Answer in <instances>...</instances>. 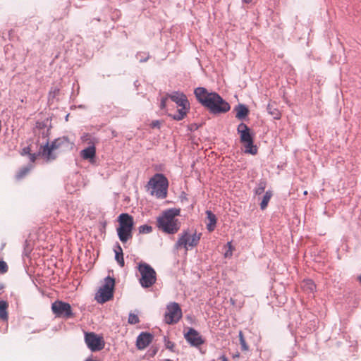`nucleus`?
<instances>
[{
  "label": "nucleus",
  "mask_w": 361,
  "mask_h": 361,
  "mask_svg": "<svg viewBox=\"0 0 361 361\" xmlns=\"http://www.w3.org/2000/svg\"><path fill=\"white\" fill-rule=\"evenodd\" d=\"M195 94L200 103L213 113H226L230 110L229 104L215 92H209L204 87H197L195 90Z\"/></svg>",
  "instance_id": "1"
},
{
  "label": "nucleus",
  "mask_w": 361,
  "mask_h": 361,
  "mask_svg": "<svg viewBox=\"0 0 361 361\" xmlns=\"http://www.w3.org/2000/svg\"><path fill=\"white\" fill-rule=\"evenodd\" d=\"M178 215L179 210L178 209H171L164 212L157 218L158 228L169 234L176 233L180 229V222L176 218Z\"/></svg>",
  "instance_id": "2"
},
{
  "label": "nucleus",
  "mask_w": 361,
  "mask_h": 361,
  "mask_svg": "<svg viewBox=\"0 0 361 361\" xmlns=\"http://www.w3.org/2000/svg\"><path fill=\"white\" fill-rule=\"evenodd\" d=\"M147 187L151 190L150 194L157 198L164 199L167 196L169 181L164 175L156 173L147 183Z\"/></svg>",
  "instance_id": "3"
},
{
  "label": "nucleus",
  "mask_w": 361,
  "mask_h": 361,
  "mask_svg": "<svg viewBox=\"0 0 361 361\" xmlns=\"http://www.w3.org/2000/svg\"><path fill=\"white\" fill-rule=\"evenodd\" d=\"M118 227L117 234L122 243H126L133 237L134 221L132 216L127 213H122L118 217Z\"/></svg>",
  "instance_id": "4"
},
{
  "label": "nucleus",
  "mask_w": 361,
  "mask_h": 361,
  "mask_svg": "<svg viewBox=\"0 0 361 361\" xmlns=\"http://www.w3.org/2000/svg\"><path fill=\"white\" fill-rule=\"evenodd\" d=\"M167 96L177 104L178 110L177 114H172L169 113V116L172 117L174 120L180 121L187 115L190 109V103L187 97L182 92H174L172 94H167Z\"/></svg>",
  "instance_id": "5"
},
{
  "label": "nucleus",
  "mask_w": 361,
  "mask_h": 361,
  "mask_svg": "<svg viewBox=\"0 0 361 361\" xmlns=\"http://www.w3.org/2000/svg\"><path fill=\"white\" fill-rule=\"evenodd\" d=\"M140 278L139 279L142 287L145 288L152 287L157 281V273L148 264L141 262L137 267Z\"/></svg>",
  "instance_id": "6"
},
{
  "label": "nucleus",
  "mask_w": 361,
  "mask_h": 361,
  "mask_svg": "<svg viewBox=\"0 0 361 361\" xmlns=\"http://www.w3.org/2000/svg\"><path fill=\"white\" fill-rule=\"evenodd\" d=\"M201 235L202 233H200L194 232L190 233L189 231H185L178 238L176 243V247L177 249L183 247L185 250H188L189 247H194L198 245Z\"/></svg>",
  "instance_id": "7"
},
{
  "label": "nucleus",
  "mask_w": 361,
  "mask_h": 361,
  "mask_svg": "<svg viewBox=\"0 0 361 361\" xmlns=\"http://www.w3.org/2000/svg\"><path fill=\"white\" fill-rule=\"evenodd\" d=\"M115 281L113 278L107 276L104 279V284L96 294L95 299L99 303H104L113 298Z\"/></svg>",
  "instance_id": "8"
},
{
  "label": "nucleus",
  "mask_w": 361,
  "mask_h": 361,
  "mask_svg": "<svg viewBox=\"0 0 361 361\" xmlns=\"http://www.w3.org/2000/svg\"><path fill=\"white\" fill-rule=\"evenodd\" d=\"M51 310L56 317L66 319L73 317L71 305L61 300H56L53 302Z\"/></svg>",
  "instance_id": "9"
},
{
  "label": "nucleus",
  "mask_w": 361,
  "mask_h": 361,
  "mask_svg": "<svg viewBox=\"0 0 361 361\" xmlns=\"http://www.w3.org/2000/svg\"><path fill=\"white\" fill-rule=\"evenodd\" d=\"M182 317V311L177 302H171L167 305L164 321L168 324L177 323Z\"/></svg>",
  "instance_id": "10"
},
{
  "label": "nucleus",
  "mask_w": 361,
  "mask_h": 361,
  "mask_svg": "<svg viewBox=\"0 0 361 361\" xmlns=\"http://www.w3.org/2000/svg\"><path fill=\"white\" fill-rule=\"evenodd\" d=\"M85 341L87 347L93 352L102 350L105 345L103 338L93 332L86 333Z\"/></svg>",
  "instance_id": "11"
},
{
  "label": "nucleus",
  "mask_w": 361,
  "mask_h": 361,
  "mask_svg": "<svg viewBox=\"0 0 361 361\" xmlns=\"http://www.w3.org/2000/svg\"><path fill=\"white\" fill-rule=\"evenodd\" d=\"M67 142V139L66 137H61L55 140L51 144L49 145L47 143L42 147V154L47 159H54L56 156L53 154V152L59 149L62 145Z\"/></svg>",
  "instance_id": "12"
},
{
  "label": "nucleus",
  "mask_w": 361,
  "mask_h": 361,
  "mask_svg": "<svg viewBox=\"0 0 361 361\" xmlns=\"http://www.w3.org/2000/svg\"><path fill=\"white\" fill-rule=\"evenodd\" d=\"M186 341L193 346H200L204 343V340L200 334L194 329H189L188 331L185 334Z\"/></svg>",
  "instance_id": "13"
},
{
  "label": "nucleus",
  "mask_w": 361,
  "mask_h": 361,
  "mask_svg": "<svg viewBox=\"0 0 361 361\" xmlns=\"http://www.w3.org/2000/svg\"><path fill=\"white\" fill-rule=\"evenodd\" d=\"M238 133L240 135L241 143L253 140V136L250 133V128L245 123H241L237 128Z\"/></svg>",
  "instance_id": "14"
},
{
  "label": "nucleus",
  "mask_w": 361,
  "mask_h": 361,
  "mask_svg": "<svg viewBox=\"0 0 361 361\" xmlns=\"http://www.w3.org/2000/svg\"><path fill=\"white\" fill-rule=\"evenodd\" d=\"M153 336L149 333H141L136 341V345L138 349H145L152 341Z\"/></svg>",
  "instance_id": "15"
},
{
  "label": "nucleus",
  "mask_w": 361,
  "mask_h": 361,
  "mask_svg": "<svg viewBox=\"0 0 361 361\" xmlns=\"http://www.w3.org/2000/svg\"><path fill=\"white\" fill-rule=\"evenodd\" d=\"M207 214V228L209 232H212L214 230L216 224V216L211 212L207 210L206 212Z\"/></svg>",
  "instance_id": "16"
},
{
  "label": "nucleus",
  "mask_w": 361,
  "mask_h": 361,
  "mask_svg": "<svg viewBox=\"0 0 361 361\" xmlns=\"http://www.w3.org/2000/svg\"><path fill=\"white\" fill-rule=\"evenodd\" d=\"M8 302L6 300H0V319L8 322Z\"/></svg>",
  "instance_id": "17"
},
{
  "label": "nucleus",
  "mask_w": 361,
  "mask_h": 361,
  "mask_svg": "<svg viewBox=\"0 0 361 361\" xmlns=\"http://www.w3.org/2000/svg\"><path fill=\"white\" fill-rule=\"evenodd\" d=\"M80 154L84 159H92L95 157L96 148L94 145L90 146L82 149Z\"/></svg>",
  "instance_id": "18"
},
{
  "label": "nucleus",
  "mask_w": 361,
  "mask_h": 361,
  "mask_svg": "<svg viewBox=\"0 0 361 361\" xmlns=\"http://www.w3.org/2000/svg\"><path fill=\"white\" fill-rule=\"evenodd\" d=\"M302 288L307 292L313 293L316 288V286L312 280L305 279L301 283Z\"/></svg>",
  "instance_id": "19"
},
{
  "label": "nucleus",
  "mask_w": 361,
  "mask_h": 361,
  "mask_svg": "<svg viewBox=\"0 0 361 361\" xmlns=\"http://www.w3.org/2000/svg\"><path fill=\"white\" fill-rule=\"evenodd\" d=\"M245 147V152L255 155L257 153V147L254 145V140L246 142L243 144Z\"/></svg>",
  "instance_id": "20"
},
{
  "label": "nucleus",
  "mask_w": 361,
  "mask_h": 361,
  "mask_svg": "<svg viewBox=\"0 0 361 361\" xmlns=\"http://www.w3.org/2000/svg\"><path fill=\"white\" fill-rule=\"evenodd\" d=\"M249 113L248 109L243 104H240L236 108V118L243 119Z\"/></svg>",
  "instance_id": "21"
},
{
  "label": "nucleus",
  "mask_w": 361,
  "mask_h": 361,
  "mask_svg": "<svg viewBox=\"0 0 361 361\" xmlns=\"http://www.w3.org/2000/svg\"><path fill=\"white\" fill-rule=\"evenodd\" d=\"M115 254H116L115 259L117 261V262L118 263V264L121 267H124L125 262H124V259H123V250H122L121 247L120 246V245H118V244L117 245L116 249L115 250Z\"/></svg>",
  "instance_id": "22"
},
{
  "label": "nucleus",
  "mask_w": 361,
  "mask_h": 361,
  "mask_svg": "<svg viewBox=\"0 0 361 361\" xmlns=\"http://www.w3.org/2000/svg\"><path fill=\"white\" fill-rule=\"evenodd\" d=\"M272 197V192L271 191H267L262 198V200L260 203L261 209L264 210L267 208L268 203L270 199Z\"/></svg>",
  "instance_id": "23"
},
{
  "label": "nucleus",
  "mask_w": 361,
  "mask_h": 361,
  "mask_svg": "<svg viewBox=\"0 0 361 361\" xmlns=\"http://www.w3.org/2000/svg\"><path fill=\"white\" fill-rule=\"evenodd\" d=\"M31 167L30 166H25L21 168L18 172L16 173V178L18 180L22 179L23 177H25L30 171Z\"/></svg>",
  "instance_id": "24"
},
{
  "label": "nucleus",
  "mask_w": 361,
  "mask_h": 361,
  "mask_svg": "<svg viewBox=\"0 0 361 361\" xmlns=\"http://www.w3.org/2000/svg\"><path fill=\"white\" fill-rule=\"evenodd\" d=\"M135 57L138 61L145 62L149 59V55L148 53H146V52H138L136 54Z\"/></svg>",
  "instance_id": "25"
},
{
  "label": "nucleus",
  "mask_w": 361,
  "mask_h": 361,
  "mask_svg": "<svg viewBox=\"0 0 361 361\" xmlns=\"http://www.w3.org/2000/svg\"><path fill=\"white\" fill-rule=\"evenodd\" d=\"M239 339H240V343L242 347V350H248V345L246 343V341L245 340L243 334L241 331L239 332Z\"/></svg>",
  "instance_id": "26"
},
{
  "label": "nucleus",
  "mask_w": 361,
  "mask_h": 361,
  "mask_svg": "<svg viewBox=\"0 0 361 361\" xmlns=\"http://www.w3.org/2000/svg\"><path fill=\"white\" fill-rule=\"evenodd\" d=\"M152 231V228L148 225H142L139 227L140 233H149Z\"/></svg>",
  "instance_id": "27"
},
{
  "label": "nucleus",
  "mask_w": 361,
  "mask_h": 361,
  "mask_svg": "<svg viewBox=\"0 0 361 361\" xmlns=\"http://www.w3.org/2000/svg\"><path fill=\"white\" fill-rule=\"evenodd\" d=\"M140 320L138 317L133 313H130L128 317V323L131 324H136L139 323Z\"/></svg>",
  "instance_id": "28"
},
{
  "label": "nucleus",
  "mask_w": 361,
  "mask_h": 361,
  "mask_svg": "<svg viewBox=\"0 0 361 361\" xmlns=\"http://www.w3.org/2000/svg\"><path fill=\"white\" fill-rule=\"evenodd\" d=\"M266 188V184L264 182H260L257 186V188L255 189V193L257 195H261L264 192Z\"/></svg>",
  "instance_id": "29"
},
{
  "label": "nucleus",
  "mask_w": 361,
  "mask_h": 361,
  "mask_svg": "<svg viewBox=\"0 0 361 361\" xmlns=\"http://www.w3.org/2000/svg\"><path fill=\"white\" fill-rule=\"evenodd\" d=\"M268 110H269V114L273 115L274 118H276V119L280 118L281 114L279 113V111L277 109H274L271 110V105H269Z\"/></svg>",
  "instance_id": "30"
},
{
  "label": "nucleus",
  "mask_w": 361,
  "mask_h": 361,
  "mask_svg": "<svg viewBox=\"0 0 361 361\" xmlns=\"http://www.w3.org/2000/svg\"><path fill=\"white\" fill-rule=\"evenodd\" d=\"M8 269V267L7 264L3 260H0V274L6 273Z\"/></svg>",
  "instance_id": "31"
},
{
  "label": "nucleus",
  "mask_w": 361,
  "mask_h": 361,
  "mask_svg": "<svg viewBox=\"0 0 361 361\" xmlns=\"http://www.w3.org/2000/svg\"><path fill=\"white\" fill-rule=\"evenodd\" d=\"M168 98H169V97L167 96V94L165 97H162L160 102V108L161 109H166V112L169 114V110L166 109V102L168 100Z\"/></svg>",
  "instance_id": "32"
},
{
  "label": "nucleus",
  "mask_w": 361,
  "mask_h": 361,
  "mask_svg": "<svg viewBox=\"0 0 361 361\" xmlns=\"http://www.w3.org/2000/svg\"><path fill=\"white\" fill-rule=\"evenodd\" d=\"M30 152H31L30 147H24L21 150L20 154L23 155V156L29 155L30 154Z\"/></svg>",
  "instance_id": "33"
},
{
  "label": "nucleus",
  "mask_w": 361,
  "mask_h": 361,
  "mask_svg": "<svg viewBox=\"0 0 361 361\" xmlns=\"http://www.w3.org/2000/svg\"><path fill=\"white\" fill-rule=\"evenodd\" d=\"M29 158H30V161L32 162H35V161L36 160V155H35V154L30 153L29 154Z\"/></svg>",
  "instance_id": "34"
},
{
  "label": "nucleus",
  "mask_w": 361,
  "mask_h": 361,
  "mask_svg": "<svg viewBox=\"0 0 361 361\" xmlns=\"http://www.w3.org/2000/svg\"><path fill=\"white\" fill-rule=\"evenodd\" d=\"M152 126L153 128L159 127V121H153L152 123Z\"/></svg>",
  "instance_id": "35"
},
{
  "label": "nucleus",
  "mask_w": 361,
  "mask_h": 361,
  "mask_svg": "<svg viewBox=\"0 0 361 361\" xmlns=\"http://www.w3.org/2000/svg\"><path fill=\"white\" fill-rule=\"evenodd\" d=\"M221 361H228L225 355H222L220 357Z\"/></svg>",
  "instance_id": "36"
},
{
  "label": "nucleus",
  "mask_w": 361,
  "mask_h": 361,
  "mask_svg": "<svg viewBox=\"0 0 361 361\" xmlns=\"http://www.w3.org/2000/svg\"><path fill=\"white\" fill-rule=\"evenodd\" d=\"M242 1L245 4H250L252 1V0H242Z\"/></svg>",
  "instance_id": "37"
},
{
  "label": "nucleus",
  "mask_w": 361,
  "mask_h": 361,
  "mask_svg": "<svg viewBox=\"0 0 361 361\" xmlns=\"http://www.w3.org/2000/svg\"><path fill=\"white\" fill-rule=\"evenodd\" d=\"M357 280L361 284V274L357 276Z\"/></svg>",
  "instance_id": "38"
},
{
  "label": "nucleus",
  "mask_w": 361,
  "mask_h": 361,
  "mask_svg": "<svg viewBox=\"0 0 361 361\" xmlns=\"http://www.w3.org/2000/svg\"><path fill=\"white\" fill-rule=\"evenodd\" d=\"M233 358L239 357V353H237L236 354L233 355Z\"/></svg>",
  "instance_id": "39"
},
{
  "label": "nucleus",
  "mask_w": 361,
  "mask_h": 361,
  "mask_svg": "<svg viewBox=\"0 0 361 361\" xmlns=\"http://www.w3.org/2000/svg\"><path fill=\"white\" fill-rule=\"evenodd\" d=\"M85 361H97V360H92V359H87Z\"/></svg>",
  "instance_id": "40"
},
{
  "label": "nucleus",
  "mask_w": 361,
  "mask_h": 361,
  "mask_svg": "<svg viewBox=\"0 0 361 361\" xmlns=\"http://www.w3.org/2000/svg\"><path fill=\"white\" fill-rule=\"evenodd\" d=\"M307 191H305L304 195H307Z\"/></svg>",
  "instance_id": "41"
},
{
  "label": "nucleus",
  "mask_w": 361,
  "mask_h": 361,
  "mask_svg": "<svg viewBox=\"0 0 361 361\" xmlns=\"http://www.w3.org/2000/svg\"><path fill=\"white\" fill-rule=\"evenodd\" d=\"M228 245L231 247V243H228Z\"/></svg>",
  "instance_id": "42"
}]
</instances>
